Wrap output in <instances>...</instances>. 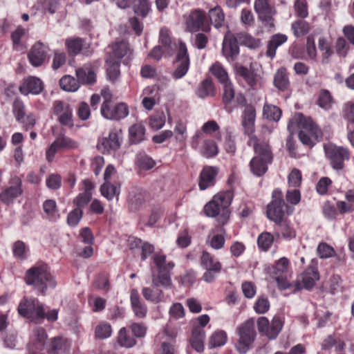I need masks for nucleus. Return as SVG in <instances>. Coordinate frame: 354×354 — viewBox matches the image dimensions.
<instances>
[{"mask_svg":"<svg viewBox=\"0 0 354 354\" xmlns=\"http://www.w3.org/2000/svg\"><path fill=\"white\" fill-rule=\"evenodd\" d=\"M324 151L331 167L335 170L342 169L344 167L345 161L349 160L351 157L348 148L331 143L324 145Z\"/></svg>","mask_w":354,"mask_h":354,"instance_id":"8","label":"nucleus"},{"mask_svg":"<svg viewBox=\"0 0 354 354\" xmlns=\"http://www.w3.org/2000/svg\"><path fill=\"white\" fill-rule=\"evenodd\" d=\"M12 113L17 122L23 121L26 116V106L19 98H16L12 106Z\"/></svg>","mask_w":354,"mask_h":354,"instance_id":"54","label":"nucleus"},{"mask_svg":"<svg viewBox=\"0 0 354 354\" xmlns=\"http://www.w3.org/2000/svg\"><path fill=\"white\" fill-rule=\"evenodd\" d=\"M238 39L230 31L226 32L222 44V55L229 62H234L239 54Z\"/></svg>","mask_w":354,"mask_h":354,"instance_id":"15","label":"nucleus"},{"mask_svg":"<svg viewBox=\"0 0 354 354\" xmlns=\"http://www.w3.org/2000/svg\"><path fill=\"white\" fill-rule=\"evenodd\" d=\"M205 339V333L204 329L194 326L189 340L192 347L197 352L203 351Z\"/></svg>","mask_w":354,"mask_h":354,"instance_id":"29","label":"nucleus"},{"mask_svg":"<svg viewBox=\"0 0 354 354\" xmlns=\"http://www.w3.org/2000/svg\"><path fill=\"white\" fill-rule=\"evenodd\" d=\"M257 324L260 333L266 335L270 339H274L283 327L284 317L276 315L270 323L267 317H260L257 321Z\"/></svg>","mask_w":354,"mask_h":354,"instance_id":"9","label":"nucleus"},{"mask_svg":"<svg viewBox=\"0 0 354 354\" xmlns=\"http://www.w3.org/2000/svg\"><path fill=\"white\" fill-rule=\"evenodd\" d=\"M102 115L108 120H120L129 114V109L126 104H113L111 100H104L100 109Z\"/></svg>","mask_w":354,"mask_h":354,"instance_id":"12","label":"nucleus"},{"mask_svg":"<svg viewBox=\"0 0 354 354\" xmlns=\"http://www.w3.org/2000/svg\"><path fill=\"white\" fill-rule=\"evenodd\" d=\"M176 141L184 142L187 138V124L182 120H178L174 127V132Z\"/></svg>","mask_w":354,"mask_h":354,"instance_id":"60","label":"nucleus"},{"mask_svg":"<svg viewBox=\"0 0 354 354\" xmlns=\"http://www.w3.org/2000/svg\"><path fill=\"white\" fill-rule=\"evenodd\" d=\"M136 164L140 169L149 170L153 167L155 162L145 153H140L136 157Z\"/></svg>","mask_w":354,"mask_h":354,"instance_id":"63","label":"nucleus"},{"mask_svg":"<svg viewBox=\"0 0 354 354\" xmlns=\"http://www.w3.org/2000/svg\"><path fill=\"white\" fill-rule=\"evenodd\" d=\"M209 18L214 26L216 28L223 26L225 21V15L220 6H216L209 10Z\"/></svg>","mask_w":354,"mask_h":354,"instance_id":"44","label":"nucleus"},{"mask_svg":"<svg viewBox=\"0 0 354 354\" xmlns=\"http://www.w3.org/2000/svg\"><path fill=\"white\" fill-rule=\"evenodd\" d=\"M215 88L212 81L205 79L198 85L196 91L197 95L201 98L214 96Z\"/></svg>","mask_w":354,"mask_h":354,"instance_id":"41","label":"nucleus"},{"mask_svg":"<svg viewBox=\"0 0 354 354\" xmlns=\"http://www.w3.org/2000/svg\"><path fill=\"white\" fill-rule=\"evenodd\" d=\"M159 45L165 48V52L168 55H171L176 45L172 42L170 37V31L166 28H162L159 32Z\"/></svg>","mask_w":354,"mask_h":354,"instance_id":"35","label":"nucleus"},{"mask_svg":"<svg viewBox=\"0 0 354 354\" xmlns=\"http://www.w3.org/2000/svg\"><path fill=\"white\" fill-rule=\"evenodd\" d=\"M227 340V335L225 331L220 330L215 331L209 339L211 347H218L225 344Z\"/></svg>","mask_w":354,"mask_h":354,"instance_id":"58","label":"nucleus"},{"mask_svg":"<svg viewBox=\"0 0 354 354\" xmlns=\"http://www.w3.org/2000/svg\"><path fill=\"white\" fill-rule=\"evenodd\" d=\"M218 173L219 168L216 166H204L198 178L199 189L201 190H205L209 187L214 186Z\"/></svg>","mask_w":354,"mask_h":354,"instance_id":"16","label":"nucleus"},{"mask_svg":"<svg viewBox=\"0 0 354 354\" xmlns=\"http://www.w3.org/2000/svg\"><path fill=\"white\" fill-rule=\"evenodd\" d=\"M274 85L279 91H287L290 86V81L287 70L280 68L277 70L274 77Z\"/></svg>","mask_w":354,"mask_h":354,"instance_id":"33","label":"nucleus"},{"mask_svg":"<svg viewBox=\"0 0 354 354\" xmlns=\"http://www.w3.org/2000/svg\"><path fill=\"white\" fill-rule=\"evenodd\" d=\"M248 145L253 147L256 153L250 160V170L254 175L261 176L266 172L268 165L272 160L270 147L266 142H259L255 136L250 138Z\"/></svg>","mask_w":354,"mask_h":354,"instance_id":"3","label":"nucleus"},{"mask_svg":"<svg viewBox=\"0 0 354 354\" xmlns=\"http://www.w3.org/2000/svg\"><path fill=\"white\" fill-rule=\"evenodd\" d=\"M34 298H24L19 304L18 313L20 315L32 322L34 314L30 310L35 306Z\"/></svg>","mask_w":354,"mask_h":354,"instance_id":"39","label":"nucleus"},{"mask_svg":"<svg viewBox=\"0 0 354 354\" xmlns=\"http://www.w3.org/2000/svg\"><path fill=\"white\" fill-rule=\"evenodd\" d=\"M43 89L42 81L35 76H29L24 79L19 88V92L24 95H38L41 93Z\"/></svg>","mask_w":354,"mask_h":354,"instance_id":"22","label":"nucleus"},{"mask_svg":"<svg viewBox=\"0 0 354 354\" xmlns=\"http://www.w3.org/2000/svg\"><path fill=\"white\" fill-rule=\"evenodd\" d=\"M236 333L239 337L235 348L239 354H245L252 347L256 337L255 321L250 318L237 326Z\"/></svg>","mask_w":354,"mask_h":354,"instance_id":"5","label":"nucleus"},{"mask_svg":"<svg viewBox=\"0 0 354 354\" xmlns=\"http://www.w3.org/2000/svg\"><path fill=\"white\" fill-rule=\"evenodd\" d=\"M67 51L70 55L75 56L80 54L84 46V41L78 37L68 38L65 41Z\"/></svg>","mask_w":354,"mask_h":354,"instance_id":"36","label":"nucleus"},{"mask_svg":"<svg viewBox=\"0 0 354 354\" xmlns=\"http://www.w3.org/2000/svg\"><path fill=\"white\" fill-rule=\"evenodd\" d=\"M43 209L48 218L50 220H56L59 218L57 204L54 200H46L43 204Z\"/></svg>","mask_w":354,"mask_h":354,"instance_id":"57","label":"nucleus"},{"mask_svg":"<svg viewBox=\"0 0 354 354\" xmlns=\"http://www.w3.org/2000/svg\"><path fill=\"white\" fill-rule=\"evenodd\" d=\"M277 225L279 227L280 233L284 239L290 241L296 237V230L287 219L277 223Z\"/></svg>","mask_w":354,"mask_h":354,"instance_id":"50","label":"nucleus"},{"mask_svg":"<svg viewBox=\"0 0 354 354\" xmlns=\"http://www.w3.org/2000/svg\"><path fill=\"white\" fill-rule=\"evenodd\" d=\"M95 288L101 290L104 292H108L110 289V283L109 276L106 273L99 274L93 281Z\"/></svg>","mask_w":354,"mask_h":354,"instance_id":"61","label":"nucleus"},{"mask_svg":"<svg viewBox=\"0 0 354 354\" xmlns=\"http://www.w3.org/2000/svg\"><path fill=\"white\" fill-rule=\"evenodd\" d=\"M76 76L80 83L82 84H92L96 80V74L93 66L86 64L82 67L76 69Z\"/></svg>","mask_w":354,"mask_h":354,"instance_id":"28","label":"nucleus"},{"mask_svg":"<svg viewBox=\"0 0 354 354\" xmlns=\"http://www.w3.org/2000/svg\"><path fill=\"white\" fill-rule=\"evenodd\" d=\"M112 332L110 324L101 322L95 328V337L100 339H107L111 336Z\"/></svg>","mask_w":354,"mask_h":354,"instance_id":"52","label":"nucleus"},{"mask_svg":"<svg viewBox=\"0 0 354 354\" xmlns=\"http://www.w3.org/2000/svg\"><path fill=\"white\" fill-rule=\"evenodd\" d=\"M282 112L277 106L266 102L263 108V115L264 118L277 122L280 120Z\"/></svg>","mask_w":354,"mask_h":354,"instance_id":"46","label":"nucleus"},{"mask_svg":"<svg viewBox=\"0 0 354 354\" xmlns=\"http://www.w3.org/2000/svg\"><path fill=\"white\" fill-rule=\"evenodd\" d=\"M232 190L220 192L214 195L212 199L204 206V212L208 217H216L222 211L229 207L233 200Z\"/></svg>","mask_w":354,"mask_h":354,"instance_id":"7","label":"nucleus"},{"mask_svg":"<svg viewBox=\"0 0 354 354\" xmlns=\"http://www.w3.org/2000/svg\"><path fill=\"white\" fill-rule=\"evenodd\" d=\"M333 104V98L330 93L326 89H322L317 99V104L324 110L331 109Z\"/></svg>","mask_w":354,"mask_h":354,"instance_id":"47","label":"nucleus"},{"mask_svg":"<svg viewBox=\"0 0 354 354\" xmlns=\"http://www.w3.org/2000/svg\"><path fill=\"white\" fill-rule=\"evenodd\" d=\"M22 194V180L19 176H13L10 178L8 185L1 188L0 201L5 205L12 204Z\"/></svg>","mask_w":354,"mask_h":354,"instance_id":"10","label":"nucleus"},{"mask_svg":"<svg viewBox=\"0 0 354 354\" xmlns=\"http://www.w3.org/2000/svg\"><path fill=\"white\" fill-rule=\"evenodd\" d=\"M254 10L261 20L269 23L272 21L275 10L270 5V0H255Z\"/></svg>","mask_w":354,"mask_h":354,"instance_id":"25","label":"nucleus"},{"mask_svg":"<svg viewBox=\"0 0 354 354\" xmlns=\"http://www.w3.org/2000/svg\"><path fill=\"white\" fill-rule=\"evenodd\" d=\"M209 72L221 84H225L230 81L227 71L218 62H215L210 66Z\"/></svg>","mask_w":354,"mask_h":354,"instance_id":"43","label":"nucleus"},{"mask_svg":"<svg viewBox=\"0 0 354 354\" xmlns=\"http://www.w3.org/2000/svg\"><path fill=\"white\" fill-rule=\"evenodd\" d=\"M190 145L201 156L207 159L213 158L218 153V147L215 140L207 138L200 131H196L192 137Z\"/></svg>","mask_w":354,"mask_h":354,"instance_id":"6","label":"nucleus"},{"mask_svg":"<svg viewBox=\"0 0 354 354\" xmlns=\"http://www.w3.org/2000/svg\"><path fill=\"white\" fill-rule=\"evenodd\" d=\"M35 306L31 308V311L34 314L32 322H37L44 319L48 322H55L58 317V310L46 309L44 304L39 302L37 299L34 298Z\"/></svg>","mask_w":354,"mask_h":354,"instance_id":"18","label":"nucleus"},{"mask_svg":"<svg viewBox=\"0 0 354 354\" xmlns=\"http://www.w3.org/2000/svg\"><path fill=\"white\" fill-rule=\"evenodd\" d=\"M122 131L114 129L109 132V136L102 138L98 142V147L105 151L118 149L121 144Z\"/></svg>","mask_w":354,"mask_h":354,"instance_id":"21","label":"nucleus"},{"mask_svg":"<svg viewBox=\"0 0 354 354\" xmlns=\"http://www.w3.org/2000/svg\"><path fill=\"white\" fill-rule=\"evenodd\" d=\"M24 280L27 285L33 286L43 295L46 294L48 288H55L57 285L48 266L44 263H37L29 268L26 272Z\"/></svg>","mask_w":354,"mask_h":354,"instance_id":"2","label":"nucleus"},{"mask_svg":"<svg viewBox=\"0 0 354 354\" xmlns=\"http://www.w3.org/2000/svg\"><path fill=\"white\" fill-rule=\"evenodd\" d=\"M53 114L57 117L58 122L63 126H73V111L68 103L55 100L53 104Z\"/></svg>","mask_w":354,"mask_h":354,"instance_id":"14","label":"nucleus"},{"mask_svg":"<svg viewBox=\"0 0 354 354\" xmlns=\"http://www.w3.org/2000/svg\"><path fill=\"white\" fill-rule=\"evenodd\" d=\"M174 64L176 68L171 74L172 77L175 80L183 77L189 70L190 59L186 44L181 41H179V46Z\"/></svg>","mask_w":354,"mask_h":354,"instance_id":"13","label":"nucleus"},{"mask_svg":"<svg viewBox=\"0 0 354 354\" xmlns=\"http://www.w3.org/2000/svg\"><path fill=\"white\" fill-rule=\"evenodd\" d=\"M201 263L205 270H210L214 271V272H220L221 271L222 265L221 262L208 252H203Z\"/></svg>","mask_w":354,"mask_h":354,"instance_id":"30","label":"nucleus"},{"mask_svg":"<svg viewBox=\"0 0 354 354\" xmlns=\"http://www.w3.org/2000/svg\"><path fill=\"white\" fill-rule=\"evenodd\" d=\"M302 182V174L301 171L294 168L288 175V184L289 187L298 188L301 186Z\"/></svg>","mask_w":354,"mask_h":354,"instance_id":"62","label":"nucleus"},{"mask_svg":"<svg viewBox=\"0 0 354 354\" xmlns=\"http://www.w3.org/2000/svg\"><path fill=\"white\" fill-rule=\"evenodd\" d=\"M120 185L119 184H112L110 181H104L101 185L100 192L102 195L107 200L111 201L115 196L120 194Z\"/></svg>","mask_w":354,"mask_h":354,"instance_id":"38","label":"nucleus"},{"mask_svg":"<svg viewBox=\"0 0 354 354\" xmlns=\"http://www.w3.org/2000/svg\"><path fill=\"white\" fill-rule=\"evenodd\" d=\"M294 207L286 204L283 200L282 192L275 189L272 194V201L267 205V218L276 224L286 219V216L292 214Z\"/></svg>","mask_w":354,"mask_h":354,"instance_id":"4","label":"nucleus"},{"mask_svg":"<svg viewBox=\"0 0 354 354\" xmlns=\"http://www.w3.org/2000/svg\"><path fill=\"white\" fill-rule=\"evenodd\" d=\"M129 135L130 142L138 144L145 139V128L142 124H135L129 128Z\"/></svg>","mask_w":354,"mask_h":354,"instance_id":"37","label":"nucleus"},{"mask_svg":"<svg viewBox=\"0 0 354 354\" xmlns=\"http://www.w3.org/2000/svg\"><path fill=\"white\" fill-rule=\"evenodd\" d=\"M238 41L241 44L250 48H257L260 46L261 41L259 39L254 38L245 32H239L236 35Z\"/></svg>","mask_w":354,"mask_h":354,"instance_id":"53","label":"nucleus"},{"mask_svg":"<svg viewBox=\"0 0 354 354\" xmlns=\"http://www.w3.org/2000/svg\"><path fill=\"white\" fill-rule=\"evenodd\" d=\"M291 30L296 37H300L308 33L310 25L306 21L298 19L292 24Z\"/></svg>","mask_w":354,"mask_h":354,"instance_id":"48","label":"nucleus"},{"mask_svg":"<svg viewBox=\"0 0 354 354\" xmlns=\"http://www.w3.org/2000/svg\"><path fill=\"white\" fill-rule=\"evenodd\" d=\"M288 37L284 34H275L272 35L268 42L266 55L271 59L274 58L276 55L277 48L286 43Z\"/></svg>","mask_w":354,"mask_h":354,"instance_id":"32","label":"nucleus"},{"mask_svg":"<svg viewBox=\"0 0 354 354\" xmlns=\"http://www.w3.org/2000/svg\"><path fill=\"white\" fill-rule=\"evenodd\" d=\"M167 257L162 253H156L153 257V261L158 271H171L175 266L173 261H167Z\"/></svg>","mask_w":354,"mask_h":354,"instance_id":"42","label":"nucleus"},{"mask_svg":"<svg viewBox=\"0 0 354 354\" xmlns=\"http://www.w3.org/2000/svg\"><path fill=\"white\" fill-rule=\"evenodd\" d=\"M274 242V236L268 232H262L257 239L259 248L263 251H268Z\"/></svg>","mask_w":354,"mask_h":354,"instance_id":"55","label":"nucleus"},{"mask_svg":"<svg viewBox=\"0 0 354 354\" xmlns=\"http://www.w3.org/2000/svg\"><path fill=\"white\" fill-rule=\"evenodd\" d=\"M288 130L294 134L299 129V140L308 147H312L322 136V132L311 118L306 117L301 113H296L288 124Z\"/></svg>","mask_w":354,"mask_h":354,"instance_id":"1","label":"nucleus"},{"mask_svg":"<svg viewBox=\"0 0 354 354\" xmlns=\"http://www.w3.org/2000/svg\"><path fill=\"white\" fill-rule=\"evenodd\" d=\"M319 274L317 270L313 267L308 268L297 279V283L306 289L313 288L319 280Z\"/></svg>","mask_w":354,"mask_h":354,"instance_id":"27","label":"nucleus"},{"mask_svg":"<svg viewBox=\"0 0 354 354\" xmlns=\"http://www.w3.org/2000/svg\"><path fill=\"white\" fill-rule=\"evenodd\" d=\"M111 52L109 53V57L120 61L124 58L123 62L128 64L132 59V51L129 47V43L126 41H116L111 46Z\"/></svg>","mask_w":354,"mask_h":354,"instance_id":"17","label":"nucleus"},{"mask_svg":"<svg viewBox=\"0 0 354 354\" xmlns=\"http://www.w3.org/2000/svg\"><path fill=\"white\" fill-rule=\"evenodd\" d=\"M235 71L236 75L244 80L250 88L255 89L261 86V77L257 75L253 71L242 65H236Z\"/></svg>","mask_w":354,"mask_h":354,"instance_id":"23","label":"nucleus"},{"mask_svg":"<svg viewBox=\"0 0 354 354\" xmlns=\"http://www.w3.org/2000/svg\"><path fill=\"white\" fill-rule=\"evenodd\" d=\"M71 348V342L62 337H56L51 339L47 348L48 354H68Z\"/></svg>","mask_w":354,"mask_h":354,"instance_id":"26","label":"nucleus"},{"mask_svg":"<svg viewBox=\"0 0 354 354\" xmlns=\"http://www.w3.org/2000/svg\"><path fill=\"white\" fill-rule=\"evenodd\" d=\"M241 124L244 133L251 135L255 130L256 109L252 104L245 105L241 113Z\"/></svg>","mask_w":354,"mask_h":354,"instance_id":"20","label":"nucleus"},{"mask_svg":"<svg viewBox=\"0 0 354 354\" xmlns=\"http://www.w3.org/2000/svg\"><path fill=\"white\" fill-rule=\"evenodd\" d=\"M129 329L136 338H144L147 333L148 327L145 322H132L129 325Z\"/></svg>","mask_w":354,"mask_h":354,"instance_id":"56","label":"nucleus"},{"mask_svg":"<svg viewBox=\"0 0 354 354\" xmlns=\"http://www.w3.org/2000/svg\"><path fill=\"white\" fill-rule=\"evenodd\" d=\"M28 248L21 241H16L12 247L13 255L18 259H26L28 255Z\"/></svg>","mask_w":354,"mask_h":354,"instance_id":"59","label":"nucleus"},{"mask_svg":"<svg viewBox=\"0 0 354 354\" xmlns=\"http://www.w3.org/2000/svg\"><path fill=\"white\" fill-rule=\"evenodd\" d=\"M120 64V61L110 57H108L106 59L107 75L109 76V79L113 82L116 80L120 74L119 69Z\"/></svg>","mask_w":354,"mask_h":354,"instance_id":"51","label":"nucleus"},{"mask_svg":"<svg viewBox=\"0 0 354 354\" xmlns=\"http://www.w3.org/2000/svg\"><path fill=\"white\" fill-rule=\"evenodd\" d=\"M171 271H158L155 273L152 270V283L154 286H162L165 288H169L172 286Z\"/></svg>","mask_w":354,"mask_h":354,"instance_id":"31","label":"nucleus"},{"mask_svg":"<svg viewBox=\"0 0 354 354\" xmlns=\"http://www.w3.org/2000/svg\"><path fill=\"white\" fill-rule=\"evenodd\" d=\"M131 308L134 316L140 319L147 317L148 308L140 298V294L136 289H132L130 292Z\"/></svg>","mask_w":354,"mask_h":354,"instance_id":"24","label":"nucleus"},{"mask_svg":"<svg viewBox=\"0 0 354 354\" xmlns=\"http://www.w3.org/2000/svg\"><path fill=\"white\" fill-rule=\"evenodd\" d=\"M116 342L121 347L130 348L136 346L137 341L133 336H131L125 327L121 328L116 337Z\"/></svg>","mask_w":354,"mask_h":354,"instance_id":"34","label":"nucleus"},{"mask_svg":"<svg viewBox=\"0 0 354 354\" xmlns=\"http://www.w3.org/2000/svg\"><path fill=\"white\" fill-rule=\"evenodd\" d=\"M47 58V47L41 42L35 44L28 53L30 64L34 67L41 66Z\"/></svg>","mask_w":354,"mask_h":354,"instance_id":"19","label":"nucleus"},{"mask_svg":"<svg viewBox=\"0 0 354 354\" xmlns=\"http://www.w3.org/2000/svg\"><path fill=\"white\" fill-rule=\"evenodd\" d=\"M142 294L147 301L154 304H158L165 300L164 293L159 289H151V288L145 287L142 290Z\"/></svg>","mask_w":354,"mask_h":354,"instance_id":"40","label":"nucleus"},{"mask_svg":"<svg viewBox=\"0 0 354 354\" xmlns=\"http://www.w3.org/2000/svg\"><path fill=\"white\" fill-rule=\"evenodd\" d=\"M225 242L223 234L217 233L216 230H212L207 238V243L214 250L223 248Z\"/></svg>","mask_w":354,"mask_h":354,"instance_id":"45","label":"nucleus"},{"mask_svg":"<svg viewBox=\"0 0 354 354\" xmlns=\"http://www.w3.org/2000/svg\"><path fill=\"white\" fill-rule=\"evenodd\" d=\"M186 28L190 32L199 30L207 32L210 30L206 13L199 9L192 10L186 18Z\"/></svg>","mask_w":354,"mask_h":354,"instance_id":"11","label":"nucleus"},{"mask_svg":"<svg viewBox=\"0 0 354 354\" xmlns=\"http://www.w3.org/2000/svg\"><path fill=\"white\" fill-rule=\"evenodd\" d=\"M270 307V304L268 297L262 295L258 297L253 308L257 314H264L269 310Z\"/></svg>","mask_w":354,"mask_h":354,"instance_id":"64","label":"nucleus"},{"mask_svg":"<svg viewBox=\"0 0 354 354\" xmlns=\"http://www.w3.org/2000/svg\"><path fill=\"white\" fill-rule=\"evenodd\" d=\"M59 86L64 91L68 92H75L80 87L78 80L71 75H64L59 80Z\"/></svg>","mask_w":354,"mask_h":354,"instance_id":"49","label":"nucleus"}]
</instances>
